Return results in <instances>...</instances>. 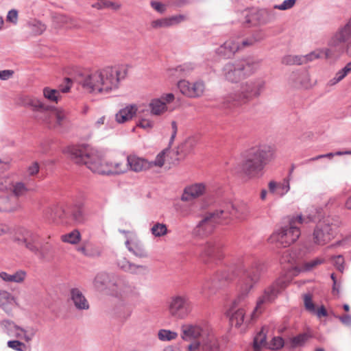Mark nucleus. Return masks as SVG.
<instances>
[{
    "instance_id": "nucleus-63",
    "label": "nucleus",
    "mask_w": 351,
    "mask_h": 351,
    "mask_svg": "<svg viewBox=\"0 0 351 351\" xmlns=\"http://www.w3.org/2000/svg\"><path fill=\"white\" fill-rule=\"evenodd\" d=\"M186 19V16L184 14H178L172 16L169 18L170 26L178 24Z\"/></svg>"
},
{
    "instance_id": "nucleus-37",
    "label": "nucleus",
    "mask_w": 351,
    "mask_h": 351,
    "mask_svg": "<svg viewBox=\"0 0 351 351\" xmlns=\"http://www.w3.org/2000/svg\"><path fill=\"white\" fill-rule=\"evenodd\" d=\"M14 301V297L6 291L0 290V306L5 311L10 310L9 305Z\"/></svg>"
},
{
    "instance_id": "nucleus-4",
    "label": "nucleus",
    "mask_w": 351,
    "mask_h": 351,
    "mask_svg": "<svg viewBox=\"0 0 351 351\" xmlns=\"http://www.w3.org/2000/svg\"><path fill=\"white\" fill-rule=\"evenodd\" d=\"M127 71L121 66H106L90 72L79 80L83 88L89 93L106 94L117 90L119 82L125 78Z\"/></svg>"
},
{
    "instance_id": "nucleus-11",
    "label": "nucleus",
    "mask_w": 351,
    "mask_h": 351,
    "mask_svg": "<svg viewBox=\"0 0 351 351\" xmlns=\"http://www.w3.org/2000/svg\"><path fill=\"white\" fill-rule=\"evenodd\" d=\"M348 31L339 27L328 40L327 48L316 50L306 56H302L303 64L321 58L328 59L339 55L345 49L344 43L348 40Z\"/></svg>"
},
{
    "instance_id": "nucleus-31",
    "label": "nucleus",
    "mask_w": 351,
    "mask_h": 351,
    "mask_svg": "<svg viewBox=\"0 0 351 351\" xmlns=\"http://www.w3.org/2000/svg\"><path fill=\"white\" fill-rule=\"evenodd\" d=\"M26 276V271L22 269L18 270L12 274H8L5 271L0 273V278L8 282L21 283L24 281Z\"/></svg>"
},
{
    "instance_id": "nucleus-38",
    "label": "nucleus",
    "mask_w": 351,
    "mask_h": 351,
    "mask_svg": "<svg viewBox=\"0 0 351 351\" xmlns=\"http://www.w3.org/2000/svg\"><path fill=\"white\" fill-rule=\"evenodd\" d=\"M266 333L264 328H262L254 338L253 348L254 351H260L261 348L266 345Z\"/></svg>"
},
{
    "instance_id": "nucleus-28",
    "label": "nucleus",
    "mask_w": 351,
    "mask_h": 351,
    "mask_svg": "<svg viewBox=\"0 0 351 351\" xmlns=\"http://www.w3.org/2000/svg\"><path fill=\"white\" fill-rule=\"evenodd\" d=\"M193 69L194 66L192 64L186 63L176 67L169 69L167 73L169 77L173 80H176L187 76Z\"/></svg>"
},
{
    "instance_id": "nucleus-33",
    "label": "nucleus",
    "mask_w": 351,
    "mask_h": 351,
    "mask_svg": "<svg viewBox=\"0 0 351 351\" xmlns=\"http://www.w3.org/2000/svg\"><path fill=\"white\" fill-rule=\"evenodd\" d=\"M302 256L301 252L298 253L295 250L287 249L283 251L280 261L281 264L289 263L293 265L296 263Z\"/></svg>"
},
{
    "instance_id": "nucleus-64",
    "label": "nucleus",
    "mask_w": 351,
    "mask_h": 351,
    "mask_svg": "<svg viewBox=\"0 0 351 351\" xmlns=\"http://www.w3.org/2000/svg\"><path fill=\"white\" fill-rule=\"evenodd\" d=\"M138 126L145 130H149L153 128L154 121L148 119L142 118L140 119Z\"/></svg>"
},
{
    "instance_id": "nucleus-19",
    "label": "nucleus",
    "mask_w": 351,
    "mask_h": 351,
    "mask_svg": "<svg viewBox=\"0 0 351 351\" xmlns=\"http://www.w3.org/2000/svg\"><path fill=\"white\" fill-rule=\"evenodd\" d=\"M119 276L114 274L101 272L96 275L93 280L94 287L100 292L113 295Z\"/></svg>"
},
{
    "instance_id": "nucleus-54",
    "label": "nucleus",
    "mask_w": 351,
    "mask_h": 351,
    "mask_svg": "<svg viewBox=\"0 0 351 351\" xmlns=\"http://www.w3.org/2000/svg\"><path fill=\"white\" fill-rule=\"evenodd\" d=\"M332 263L336 269L343 273L344 270V258L342 255L332 256Z\"/></svg>"
},
{
    "instance_id": "nucleus-20",
    "label": "nucleus",
    "mask_w": 351,
    "mask_h": 351,
    "mask_svg": "<svg viewBox=\"0 0 351 351\" xmlns=\"http://www.w3.org/2000/svg\"><path fill=\"white\" fill-rule=\"evenodd\" d=\"M178 88L184 95L195 98L201 97L205 90V84L201 80H197L193 83L185 80H180L178 82Z\"/></svg>"
},
{
    "instance_id": "nucleus-34",
    "label": "nucleus",
    "mask_w": 351,
    "mask_h": 351,
    "mask_svg": "<svg viewBox=\"0 0 351 351\" xmlns=\"http://www.w3.org/2000/svg\"><path fill=\"white\" fill-rule=\"evenodd\" d=\"M149 107L153 115H160L167 110V106L161 99L158 98L152 99L149 104Z\"/></svg>"
},
{
    "instance_id": "nucleus-23",
    "label": "nucleus",
    "mask_w": 351,
    "mask_h": 351,
    "mask_svg": "<svg viewBox=\"0 0 351 351\" xmlns=\"http://www.w3.org/2000/svg\"><path fill=\"white\" fill-rule=\"evenodd\" d=\"M83 202L82 201H75L68 205L69 217L70 223L73 222L75 224H82L86 221V216L83 210Z\"/></svg>"
},
{
    "instance_id": "nucleus-50",
    "label": "nucleus",
    "mask_w": 351,
    "mask_h": 351,
    "mask_svg": "<svg viewBox=\"0 0 351 351\" xmlns=\"http://www.w3.org/2000/svg\"><path fill=\"white\" fill-rule=\"evenodd\" d=\"M323 263V261L320 258H315L314 260L305 262L302 264L301 267V271H308L314 269L317 265L322 264Z\"/></svg>"
},
{
    "instance_id": "nucleus-60",
    "label": "nucleus",
    "mask_w": 351,
    "mask_h": 351,
    "mask_svg": "<svg viewBox=\"0 0 351 351\" xmlns=\"http://www.w3.org/2000/svg\"><path fill=\"white\" fill-rule=\"evenodd\" d=\"M6 21L16 25L18 21V11L12 9L8 12Z\"/></svg>"
},
{
    "instance_id": "nucleus-26",
    "label": "nucleus",
    "mask_w": 351,
    "mask_h": 351,
    "mask_svg": "<svg viewBox=\"0 0 351 351\" xmlns=\"http://www.w3.org/2000/svg\"><path fill=\"white\" fill-rule=\"evenodd\" d=\"M128 170L130 169L135 172H139L148 169L151 163L147 160L132 155L127 157Z\"/></svg>"
},
{
    "instance_id": "nucleus-1",
    "label": "nucleus",
    "mask_w": 351,
    "mask_h": 351,
    "mask_svg": "<svg viewBox=\"0 0 351 351\" xmlns=\"http://www.w3.org/2000/svg\"><path fill=\"white\" fill-rule=\"evenodd\" d=\"M263 271V265L256 258H247L238 261L226 269L221 271L217 276V281L210 282L206 279L199 287L201 293L209 295L215 292L218 288L222 287L235 278H239V295L234 302L232 311L237 307V303L243 300L258 282Z\"/></svg>"
},
{
    "instance_id": "nucleus-49",
    "label": "nucleus",
    "mask_w": 351,
    "mask_h": 351,
    "mask_svg": "<svg viewBox=\"0 0 351 351\" xmlns=\"http://www.w3.org/2000/svg\"><path fill=\"white\" fill-rule=\"evenodd\" d=\"M32 31L36 35L42 34L46 29V25L40 21H34L29 23Z\"/></svg>"
},
{
    "instance_id": "nucleus-5",
    "label": "nucleus",
    "mask_w": 351,
    "mask_h": 351,
    "mask_svg": "<svg viewBox=\"0 0 351 351\" xmlns=\"http://www.w3.org/2000/svg\"><path fill=\"white\" fill-rule=\"evenodd\" d=\"M34 112V117L47 125L50 128H55L64 132L70 128V121L66 112L62 109L55 108L46 105L40 99L30 98L25 104Z\"/></svg>"
},
{
    "instance_id": "nucleus-45",
    "label": "nucleus",
    "mask_w": 351,
    "mask_h": 351,
    "mask_svg": "<svg viewBox=\"0 0 351 351\" xmlns=\"http://www.w3.org/2000/svg\"><path fill=\"white\" fill-rule=\"evenodd\" d=\"M43 95L45 99L49 101L58 103V99L60 97L59 90L49 87H45L43 89Z\"/></svg>"
},
{
    "instance_id": "nucleus-24",
    "label": "nucleus",
    "mask_w": 351,
    "mask_h": 351,
    "mask_svg": "<svg viewBox=\"0 0 351 351\" xmlns=\"http://www.w3.org/2000/svg\"><path fill=\"white\" fill-rule=\"evenodd\" d=\"M68 205L66 208L62 206H56L52 208H48L45 211L46 217L51 219L53 221L59 220L62 223H70V218L69 217Z\"/></svg>"
},
{
    "instance_id": "nucleus-55",
    "label": "nucleus",
    "mask_w": 351,
    "mask_h": 351,
    "mask_svg": "<svg viewBox=\"0 0 351 351\" xmlns=\"http://www.w3.org/2000/svg\"><path fill=\"white\" fill-rule=\"evenodd\" d=\"M12 180L8 177L0 176V191H10Z\"/></svg>"
},
{
    "instance_id": "nucleus-58",
    "label": "nucleus",
    "mask_w": 351,
    "mask_h": 351,
    "mask_svg": "<svg viewBox=\"0 0 351 351\" xmlns=\"http://www.w3.org/2000/svg\"><path fill=\"white\" fill-rule=\"evenodd\" d=\"M285 341L281 337H274L271 341V346L273 350H279L284 347Z\"/></svg>"
},
{
    "instance_id": "nucleus-40",
    "label": "nucleus",
    "mask_w": 351,
    "mask_h": 351,
    "mask_svg": "<svg viewBox=\"0 0 351 351\" xmlns=\"http://www.w3.org/2000/svg\"><path fill=\"white\" fill-rule=\"evenodd\" d=\"M307 78V74L306 73V72H298V71H296V72H293L290 77H289V80L291 81L293 84L294 86H305V82H304V79Z\"/></svg>"
},
{
    "instance_id": "nucleus-25",
    "label": "nucleus",
    "mask_w": 351,
    "mask_h": 351,
    "mask_svg": "<svg viewBox=\"0 0 351 351\" xmlns=\"http://www.w3.org/2000/svg\"><path fill=\"white\" fill-rule=\"evenodd\" d=\"M206 191V187L204 184L195 183L184 189L181 199L184 202L191 201L202 195Z\"/></svg>"
},
{
    "instance_id": "nucleus-15",
    "label": "nucleus",
    "mask_w": 351,
    "mask_h": 351,
    "mask_svg": "<svg viewBox=\"0 0 351 351\" xmlns=\"http://www.w3.org/2000/svg\"><path fill=\"white\" fill-rule=\"evenodd\" d=\"M191 302L184 295H173L168 302L169 313L176 319H184L191 313Z\"/></svg>"
},
{
    "instance_id": "nucleus-29",
    "label": "nucleus",
    "mask_w": 351,
    "mask_h": 351,
    "mask_svg": "<svg viewBox=\"0 0 351 351\" xmlns=\"http://www.w3.org/2000/svg\"><path fill=\"white\" fill-rule=\"evenodd\" d=\"M125 245L128 250L135 256L140 258H144L148 256L147 252L145 249L144 245L139 241H130L129 239H127Z\"/></svg>"
},
{
    "instance_id": "nucleus-12",
    "label": "nucleus",
    "mask_w": 351,
    "mask_h": 351,
    "mask_svg": "<svg viewBox=\"0 0 351 351\" xmlns=\"http://www.w3.org/2000/svg\"><path fill=\"white\" fill-rule=\"evenodd\" d=\"M337 226V219L329 216L322 218L316 224L313 233L314 243L323 245L328 243L336 235Z\"/></svg>"
},
{
    "instance_id": "nucleus-62",
    "label": "nucleus",
    "mask_w": 351,
    "mask_h": 351,
    "mask_svg": "<svg viewBox=\"0 0 351 351\" xmlns=\"http://www.w3.org/2000/svg\"><path fill=\"white\" fill-rule=\"evenodd\" d=\"M152 26L154 28L169 27V18L154 21Z\"/></svg>"
},
{
    "instance_id": "nucleus-9",
    "label": "nucleus",
    "mask_w": 351,
    "mask_h": 351,
    "mask_svg": "<svg viewBox=\"0 0 351 351\" xmlns=\"http://www.w3.org/2000/svg\"><path fill=\"white\" fill-rule=\"evenodd\" d=\"M304 220L302 215L288 217L285 220L284 225L269 237L268 241L284 247L289 246L300 237V228Z\"/></svg>"
},
{
    "instance_id": "nucleus-10",
    "label": "nucleus",
    "mask_w": 351,
    "mask_h": 351,
    "mask_svg": "<svg viewBox=\"0 0 351 351\" xmlns=\"http://www.w3.org/2000/svg\"><path fill=\"white\" fill-rule=\"evenodd\" d=\"M259 66L260 60L253 58L228 62L222 69V76L229 82L237 83L253 74L258 69Z\"/></svg>"
},
{
    "instance_id": "nucleus-2",
    "label": "nucleus",
    "mask_w": 351,
    "mask_h": 351,
    "mask_svg": "<svg viewBox=\"0 0 351 351\" xmlns=\"http://www.w3.org/2000/svg\"><path fill=\"white\" fill-rule=\"evenodd\" d=\"M64 153L77 164H84L91 171L101 175H114L128 171L127 161H104L102 154L88 145L66 147Z\"/></svg>"
},
{
    "instance_id": "nucleus-52",
    "label": "nucleus",
    "mask_w": 351,
    "mask_h": 351,
    "mask_svg": "<svg viewBox=\"0 0 351 351\" xmlns=\"http://www.w3.org/2000/svg\"><path fill=\"white\" fill-rule=\"evenodd\" d=\"M133 263L129 261L125 257H121L117 260V266L123 271L129 272Z\"/></svg>"
},
{
    "instance_id": "nucleus-35",
    "label": "nucleus",
    "mask_w": 351,
    "mask_h": 351,
    "mask_svg": "<svg viewBox=\"0 0 351 351\" xmlns=\"http://www.w3.org/2000/svg\"><path fill=\"white\" fill-rule=\"evenodd\" d=\"M71 19L63 14H56L53 17V25L54 28L58 29L62 27L71 28L73 25L70 23Z\"/></svg>"
},
{
    "instance_id": "nucleus-8",
    "label": "nucleus",
    "mask_w": 351,
    "mask_h": 351,
    "mask_svg": "<svg viewBox=\"0 0 351 351\" xmlns=\"http://www.w3.org/2000/svg\"><path fill=\"white\" fill-rule=\"evenodd\" d=\"M14 241L24 245L43 261H49L51 257L53 245L48 242L41 244L39 234L32 230L19 228L14 235Z\"/></svg>"
},
{
    "instance_id": "nucleus-22",
    "label": "nucleus",
    "mask_w": 351,
    "mask_h": 351,
    "mask_svg": "<svg viewBox=\"0 0 351 351\" xmlns=\"http://www.w3.org/2000/svg\"><path fill=\"white\" fill-rule=\"evenodd\" d=\"M220 351V346L217 338L210 332L201 342H195L189 345V351Z\"/></svg>"
},
{
    "instance_id": "nucleus-18",
    "label": "nucleus",
    "mask_w": 351,
    "mask_h": 351,
    "mask_svg": "<svg viewBox=\"0 0 351 351\" xmlns=\"http://www.w3.org/2000/svg\"><path fill=\"white\" fill-rule=\"evenodd\" d=\"M259 38L254 37L247 38L245 40H239V38H230L226 41L217 49V53L225 58H230L239 49L252 45Z\"/></svg>"
},
{
    "instance_id": "nucleus-51",
    "label": "nucleus",
    "mask_w": 351,
    "mask_h": 351,
    "mask_svg": "<svg viewBox=\"0 0 351 351\" xmlns=\"http://www.w3.org/2000/svg\"><path fill=\"white\" fill-rule=\"evenodd\" d=\"M303 299L306 310L310 313H315V306L313 302L312 295L310 293L304 294Z\"/></svg>"
},
{
    "instance_id": "nucleus-59",
    "label": "nucleus",
    "mask_w": 351,
    "mask_h": 351,
    "mask_svg": "<svg viewBox=\"0 0 351 351\" xmlns=\"http://www.w3.org/2000/svg\"><path fill=\"white\" fill-rule=\"evenodd\" d=\"M15 328L16 330H19L20 332H22L23 333V339H24L26 341H29L32 339L34 335H35V330L34 328H30L29 330V334H27V331L25 329L22 328L20 326H15Z\"/></svg>"
},
{
    "instance_id": "nucleus-27",
    "label": "nucleus",
    "mask_w": 351,
    "mask_h": 351,
    "mask_svg": "<svg viewBox=\"0 0 351 351\" xmlns=\"http://www.w3.org/2000/svg\"><path fill=\"white\" fill-rule=\"evenodd\" d=\"M70 298L75 307L79 311L88 310L89 303L82 291L77 288H73L70 291Z\"/></svg>"
},
{
    "instance_id": "nucleus-36",
    "label": "nucleus",
    "mask_w": 351,
    "mask_h": 351,
    "mask_svg": "<svg viewBox=\"0 0 351 351\" xmlns=\"http://www.w3.org/2000/svg\"><path fill=\"white\" fill-rule=\"evenodd\" d=\"M29 190L28 186L21 182H17L15 184L12 182L11 189H10L12 192L11 196L16 197V199L25 195Z\"/></svg>"
},
{
    "instance_id": "nucleus-42",
    "label": "nucleus",
    "mask_w": 351,
    "mask_h": 351,
    "mask_svg": "<svg viewBox=\"0 0 351 351\" xmlns=\"http://www.w3.org/2000/svg\"><path fill=\"white\" fill-rule=\"evenodd\" d=\"M245 311L243 308H239L232 313L230 321L232 324H234L236 326H239L243 323Z\"/></svg>"
},
{
    "instance_id": "nucleus-53",
    "label": "nucleus",
    "mask_w": 351,
    "mask_h": 351,
    "mask_svg": "<svg viewBox=\"0 0 351 351\" xmlns=\"http://www.w3.org/2000/svg\"><path fill=\"white\" fill-rule=\"evenodd\" d=\"M8 346L16 351H26L27 350V346L18 340L8 341Z\"/></svg>"
},
{
    "instance_id": "nucleus-13",
    "label": "nucleus",
    "mask_w": 351,
    "mask_h": 351,
    "mask_svg": "<svg viewBox=\"0 0 351 351\" xmlns=\"http://www.w3.org/2000/svg\"><path fill=\"white\" fill-rule=\"evenodd\" d=\"M222 247L223 245L218 239L209 240L199 246L198 258L208 267L217 264L223 256Z\"/></svg>"
},
{
    "instance_id": "nucleus-47",
    "label": "nucleus",
    "mask_w": 351,
    "mask_h": 351,
    "mask_svg": "<svg viewBox=\"0 0 351 351\" xmlns=\"http://www.w3.org/2000/svg\"><path fill=\"white\" fill-rule=\"evenodd\" d=\"M302 56H292V55H287L285 56L282 60V62L285 64L287 65H293V64H303L302 61Z\"/></svg>"
},
{
    "instance_id": "nucleus-3",
    "label": "nucleus",
    "mask_w": 351,
    "mask_h": 351,
    "mask_svg": "<svg viewBox=\"0 0 351 351\" xmlns=\"http://www.w3.org/2000/svg\"><path fill=\"white\" fill-rule=\"evenodd\" d=\"M248 213L249 208L245 203L234 205L230 202L218 200L215 208L204 215L194 228V234L206 237L213 232L217 224H227L232 217L243 219Z\"/></svg>"
},
{
    "instance_id": "nucleus-57",
    "label": "nucleus",
    "mask_w": 351,
    "mask_h": 351,
    "mask_svg": "<svg viewBox=\"0 0 351 351\" xmlns=\"http://www.w3.org/2000/svg\"><path fill=\"white\" fill-rule=\"evenodd\" d=\"M290 189L289 182L288 180L285 179L283 182H278V195L280 196H283L285 195Z\"/></svg>"
},
{
    "instance_id": "nucleus-44",
    "label": "nucleus",
    "mask_w": 351,
    "mask_h": 351,
    "mask_svg": "<svg viewBox=\"0 0 351 351\" xmlns=\"http://www.w3.org/2000/svg\"><path fill=\"white\" fill-rule=\"evenodd\" d=\"M2 197V203L4 204V206L6 207H14L13 208V212L18 210L21 208V204L19 201V199H16V197L14 196H1Z\"/></svg>"
},
{
    "instance_id": "nucleus-16",
    "label": "nucleus",
    "mask_w": 351,
    "mask_h": 351,
    "mask_svg": "<svg viewBox=\"0 0 351 351\" xmlns=\"http://www.w3.org/2000/svg\"><path fill=\"white\" fill-rule=\"evenodd\" d=\"M273 8L261 10L247 9L243 12L245 17L244 23L254 25L256 23L266 24L276 19L277 13Z\"/></svg>"
},
{
    "instance_id": "nucleus-7",
    "label": "nucleus",
    "mask_w": 351,
    "mask_h": 351,
    "mask_svg": "<svg viewBox=\"0 0 351 351\" xmlns=\"http://www.w3.org/2000/svg\"><path fill=\"white\" fill-rule=\"evenodd\" d=\"M274 149L267 145L252 147L245 152L242 171L249 178H259L265 167L274 158Z\"/></svg>"
},
{
    "instance_id": "nucleus-39",
    "label": "nucleus",
    "mask_w": 351,
    "mask_h": 351,
    "mask_svg": "<svg viewBox=\"0 0 351 351\" xmlns=\"http://www.w3.org/2000/svg\"><path fill=\"white\" fill-rule=\"evenodd\" d=\"M149 272L150 269L148 266L133 263L128 273L136 276H146Z\"/></svg>"
},
{
    "instance_id": "nucleus-43",
    "label": "nucleus",
    "mask_w": 351,
    "mask_h": 351,
    "mask_svg": "<svg viewBox=\"0 0 351 351\" xmlns=\"http://www.w3.org/2000/svg\"><path fill=\"white\" fill-rule=\"evenodd\" d=\"M81 239L80 233L78 230H75L72 232L62 236V241L71 244H77Z\"/></svg>"
},
{
    "instance_id": "nucleus-21",
    "label": "nucleus",
    "mask_w": 351,
    "mask_h": 351,
    "mask_svg": "<svg viewBox=\"0 0 351 351\" xmlns=\"http://www.w3.org/2000/svg\"><path fill=\"white\" fill-rule=\"evenodd\" d=\"M210 332L207 328H203L197 324H185L182 326V338L189 341L200 338L201 341Z\"/></svg>"
},
{
    "instance_id": "nucleus-17",
    "label": "nucleus",
    "mask_w": 351,
    "mask_h": 351,
    "mask_svg": "<svg viewBox=\"0 0 351 351\" xmlns=\"http://www.w3.org/2000/svg\"><path fill=\"white\" fill-rule=\"evenodd\" d=\"M113 295L122 300L138 298L141 295L139 289L128 279L119 276Z\"/></svg>"
},
{
    "instance_id": "nucleus-41",
    "label": "nucleus",
    "mask_w": 351,
    "mask_h": 351,
    "mask_svg": "<svg viewBox=\"0 0 351 351\" xmlns=\"http://www.w3.org/2000/svg\"><path fill=\"white\" fill-rule=\"evenodd\" d=\"M311 337V336L306 333H300L295 337H293L290 339V342L292 348H296L299 346H302L304 343L308 341V339Z\"/></svg>"
},
{
    "instance_id": "nucleus-48",
    "label": "nucleus",
    "mask_w": 351,
    "mask_h": 351,
    "mask_svg": "<svg viewBox=\"0 0 351 351\" xmlns=\"http://www.w3.org/2000/svg\"><path fill=\"white\" fill-rule=\"evenodd\" d=\"M158 339L161 341H171L175 339L178 334L168 330H160L158 333Z\"/></svg>"
},
{
    "instance_id": "nucleus-32",
    "label": "nucleus",
    "mask_w": 351,
    "mask_h": 351,
    "mask_svg": "<svg viewBox=\"0 0 351 351\" xmlns=\"http://www.w3.org/2000/svg\"><path fill=\"white\" fill-rule=\"evenodd\" d=\"M322 209L321 208H317L311 206L308 208L304 213V215H301L302 217L305 219L304 223H308L310 222H315L317 221L322 220Z\"/></svg>"
},
{
    "instance_id": "nucleus-46",
    "label": "nucleus",
    "mask_w": 351,
    "mask_h": 351,
    "mask_svg": "<svg viewBox=\"0 0 351 351\" xmlns=\"http://www.w3.org/2000/svg\"><path fill=\"white\" fill-rule=\"evenodd\" d=\"M167 226L158 222L154 223L151 228L152 234L156 237H160L167 234Z\"/></svg>"
},
{
    "instance_id": "nucleus-6",
    "label": "nucleus",
    "mask_w": 351,
    "mask_h": 351,
    "mask_svg": "<svg viewBox=\"0 0 351 351\" xmlns=\"http://www.w3.org/2000/svg\"><path fill=\"white\" fill-rule=\"evenodd\" d=\"M265 86V80L261 77L242 82L238 91L223 97L221 108L227 112H234L241 105L259 97Z\"/></svg>"
},
{
    "instance_id": "nucleus-14",
    "label": "nucleus",
    "mask_w": 351,
    "mask_h": 351,
    "mask_svg": "<svg viewBox=\"0 0 351 351\" xmlns=\"http://www.w3.org/2000/svg\"><path fill=\"white\" fill-rule=\"evenodd\" d=\"M289 282V280L280 278L266 287L263 294L257 300L256 306L252 315L258 311L263 304L273 302L277 298L280 292L287 286Z\"/></svg>"
},
{
    "instance_id": "nucleus-61",
    "label": "nucleus",
    "mask_w": 351,
    "mask_h": 351,
    "mask_svg": "<svg viewBox=\"0 0 351 351\" xmlns=\"http://www.w3.org/2000/svg\"><path fill=\"white\" fill-rule=\"evenodd\" d=\"M197 143V138L195 137H190L186 140L182 145L186 149V152H190Z\"/></svg>"
},
{
    "instance_id": "nucleus-30",
    "label": "nucleus",
    "mask_w": 351,
    "mask_h": 351,
    "mask_svg": "<svg viewBox=\"0 0 351 351\" xmlns=\"http://www.w3.org/2000/svg\"><path fill=\"white\" fill-rule=\"evenodd\" d=\"M136 107L135 106H128L121 109L115 115L117 123H123L132 119L136 112Z\"/></svg>"
},
{
    "instance_id": "nucleus-56",
    "label": "nucleus",
    "mask_w": 351,
    "mask_h": 351,
    "mask_svg": "<svg viewBox=\"0 0 351 351\" xmlns=\"http://www.w3.org/2000/svg\"><path fill=\"white\" fill-rule=\"evenodd\" d=\"M296 0H285L280 5H274V8L280 10H287L292 8L295 4Z\"/></svg>"
}]
</instances>
